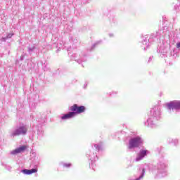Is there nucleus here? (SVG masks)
Listing matches in <instances>:
<instances>
[{
  "label": "nucleus",
  "instance_id": "obj_1",
  "mask_svg": "<svg viewBox=\"0 0 180 180\" xmlns=\"http://www.w3.org/2000/svg\"><path fill=\"white\" fill-rule=\"evenodd\" d=\"M161 120V108L155 106L150 109L146 120L143 121L145 127L155 129L158 127V121Z\"/></svg>",
  "mask_w": 180,
  "mask_h": 180
},
{
  "label": "nucleus",
  "instance_id": "obj_2",
  "mask_svg": "<svg viewBox=\"0 0 180 180\" xmlns=\"http://www.w3.org/2000/svg\"><path fill=\"white\" fill-rule=\"evenodd\" d=\"M168 162L160 158L156 165L150 169V172L154 175L155 178H165L168 175Z\"/></svg>",
  "mask_w": 180,
  "mask_h": 180
},
{
  "label": "nucleus",
  "instance_id": "obj_3",
  "mask_svg": "<svg viewBox=\"0 0 180 180\" xmlns=\"http://www.w3.org/2000/svg\"><path fill=\"white\" fill-rule=\"evenodd\" d=\"M160 52L162 56H166L167 57H173V58H176L179 53L176 49L173 48L169 44V41L167 40H163L162 43L160 45L158 49V52Z\"/></svg>",
  "mask_w": 180,
  "mask_h": 180
},
{
  "label": "nucleus",
  "instance_id": "obj_4",
  "mask_svg": "<svg viewBox=\"0 0 180 180\" xmlns=\"http://www.w3.org/2000/svg\"><path fill=\"white\" fill-rule=\"evenodd\" d=\"M102 148V144H93L89 149V150L86 153V157L90 161V168L93 169V171H96V160H98V155L96 153L99 151Z\"/></svg>",
  "mask_w": 180,
  "mask_h": 180
},
{
  "label": "nucleus",
  "instance_id": "obj_5",
  "mask_svg": "<svg viewBox=\"0 0 180 180\" xmlns=\"http://www.w3.org/2000/svg\"><path fill=\"white\" fill-rule=\"evenodd\" d=\"M162 33H164V30H159L158 32L151 34L150 36L146 35L145 37H143L142 45H141V47L145 51L147 50L154 41H157L158 37L160 38L162 36Z\"/></svg>",
  "mask_w": 180,
  "mask_h": 180
},
{
  "label": "nucleus",
  "instance_id": "obj_6",
  "mask_svg": "<svg viewBox=\"0 0 180 180\" xmlns=\"http://www.w3.org/2000/svg\"><path fill=\"white\" fill-rule=\"evenodd\" d=\"M144 140L141 136H132L129 139L127 149L129 151H134L136 148L141 147V145L143 144Z\"/></svg>",
  "mask_w": 180,
  "mask_h": 180
},
{
  "label": "nucleus",
  "instance_id": "obj_7",
  "mask_svg": "<svg viewBox=\"0 0 180 180\" xmlns=\"http://www.w3.org/2000/svg\"><path fill=\"white\" fill-rule=\"evenodd\" d=\"M28 128L27 125L21 124L19 127L12 128L9 131L10 137H17L18 136H25L27 134Z\"/></svg>",
  "mask_w": 180,
  "mask_h": 180
},
{
  "label": "nucleus",
  "instance_id": "obj_8",
  "mask_svg": "<svg viewBox=\"0 0 180 180\" xmlns=\"http://www.w3.org/2000/svg\"><path fill=\"white\" fill-rule=\"evenodd\" d=\"M166 106L169 113H172V112H178V110H180V101H170L169 103H166Z\"/></svg>",
  "mask_w": 180,
  "mask_h": 180
},
{
  "label": "nucleus",
  "instance_id": "obj_9",
  "mask_svg": "<svg viewBox=\"0 0 180 180\" xmlns=\"http://www.w3.org/2000/svg\"><path fill=\"white\" fill-rule=\"evenodd\" d=\"M149 154H150V150L143 148L139 150V151L136 155V158L135 159V161L136 162H139V161H141V160H144V158H146V157L149 155Z\"/></svg>",
  "mask_w": 180,
  "mask_h": 180
},
{
  "label": "nucleus",
  "instance_id": "obj_10",
  "mask_svg": "<svg viewBox=\"0 0 180 180\" xmlns=\"http://www.w3.org/2000/svg\"><path fill=\"white\" fill-rule=\"evenodd\" d=\"M70 110L75 113V116H77V115L84 113L86 110V108L84 105L78 106V105L75 104L70 107Z\"/></svg>",
  "mask_w": 180,
  "mask_h": 180
},
{
  "label": "nucleus",
  "instance_id": "obj_11",
  "mask_svg": "<svg viewBox=\"0 0 180 180\" xmlns=\"http://www.w3.org/2000/svg\"><path fill=\"white\" fill-rule=\"evenodd\" d=\"M70 58L71 60L77 61V63H78L79 64H81V63H85V61H86V56H81L79 54V52L71 55Z\"/></svg>",
  "mask_w": 180,
  "mask_h": 180
},
{
  "label": "nucleus",
  "instance_id": "obj_12",
  "mask_svg": "<svg viewBox=\"0 0 180 180\" xmlns=\"http://www.w3.org/2000/svg\"><path fill=\"white\" fill-rule=\"evenodd\" d=\"M74 117H75V112L70 111L67 114H64L63 115H62L60 119L62 120H68L69 119H72Z\"/></svg>",
  "mask_w": 180,
  "mask_h": 180
},
{
  "label": "nucleus",
  "instance_id": "obj_13",
  "mask_svg": "<svg viewBox=\"0 0 180 180\" xmlns=\"http://www.w3.org/2000/svg\"><path fill=\"white\" fill-rule=\"evenodd\" d=\"M25 150H26V146H20L19 148H17L16 149L12 150L11 152V154L12 155H16V154H20V153H23V151H25Z\"/></svg>",
  "mask_w": 180,
  "mask_h": 180
},
{
  "label": "nucleus",
  "instance_id": "obj_14",
  "mask_svg": "<svg viewBox=\"0 0 180 180\" xmlns=\"http://www.w3.org/2000/svg\"><path fill=\"white\" fill-rule=\"evenodd\" d=\"M21 172L25 175H32V174H36V172H37V169H24L21 170Z\"/></svg>",
  "mask_w": 180,
  "mask_h": 180
},
{
  "label": "nucleus",
  "instance_id": "obj_15",
  "mask_svg": "<svg viewBox=\"0 0 180 180\" xmlns=\"http://www.w3.org/2000/svg\"><path fill=\"white\" fill-rule=\"evenodd\" d=\"M169 144H173L174 146H178V139H172L169 138L167 140Z\"/></svg>",
  "mask_w": 180,
  "mask_h": 180
},
{
  "label": "nucleus",
  "instance_id": "obj_16",
  "mask_svg": "<svg viewBox=\"0 0 180 180\" xmlns=\"http://www.w3.org/2000/svg\"><path fill=\"white\" fill-rule=\"evenodd\" d=\"M37 134H38V139L39 140L41 139V137H43V136H44V131L41 128L38 129Z\"/></svg>",
  "mask_w": 180,
  "mask_h": 180
},
{
  "label": "nucleus",
  "instance_id": "obj_17",
  "mask_svg": "<svg viewBox=\"0 0 180 180\" xmlns=\"http://www.w3.org/2000/svg\"><path fill=\"white\" fill-rule=\"evenodd\" d=\"M60 165H62V167H63V168H70V167L72 166V165L71 163H65L63 162H61L60 163Z\"/></svg>",
  "mask_w": 180,
  "mask_h": 180
},
{
  "label": "nucleus",
  "instance_id": "obj_18",
  "mask_svg": "<svg viewBox=\"0 0 180 180\" xmlns=\"http://www.w3.org/2000/svg\"><path fill=\"white\" fill-rule=\"evenodd\" d=\"M1 165L4 167L5 169H6L7 171H9L10 172L11 171H12V167L11 165L5 163H1Z\"/></svg>",
  "mask_w": 180,
  "mask_h": 180
},
{
  "label": "nucleus",
  "instance_id": "obj_19",
  "mask_svg": "<svg viewBox=\"0 0 180 180\" xmlns=\"http://www.w3.org/2000/svg\"><path fill=\"white\" fill-rule=\"evenodd\" d=\"M12 36H13V33H10L7 35L6 38H3V40L5 41V40H6V39H11L12 37Z\"/></svg>",
  "mask_w": 180,
  "mask_h": 180
},
{
  "label": "nucleus",
  "instance_id": "obj_20",
  "mask_svg": "<svg viewBox=\"0 0 180 180\" xmlns=\"http://www.w3.org/2000/svg\"><path fill=\"white\" fill-rule=\"evenodd\" d=\"M70 41L73 43V44H77L78 43V39H75L74 38H71Z\"/></svg>",
  "mask_w": 180,
  "mask_h": 180
},
{
  "label": "nucleus",
  "instance_id": "obj_21",
  "mask_svg": "<svg viewBox=\"0 0 180 180\" xmlns=\"http://www.w3.org/2000/svg\"><path fill=\"white\" fill-rule=\"evenodd\" d=\"M33 50H34V46H32V47L28 48V52L30 53H31L33 51Z\"/></svg>",
  "mask_w": 180,
  "mask_h": 180
},
{
  "label": "nucleus",
  "instance_id": "obj_22",
  "mask_svg": "<svg viewBox=\"0 0 180 180\" xmlns=\"http://www.w3.org/2000/svg\"><path fill=\"white\" fill-rule=\"evenodd\" d=\"M176 49H178L179 50H180V41L176 43Z\"/></svg>",
  "mask_w": 180,
  "mask_h": 180
},
{
  "label": "nucleus",
  "instance_id": "obj_23",
  "mask_svg": "<svg viewBox=\"0 0 180 180\" xmlns=\"http://www.w3.org/2000/svg\"><path fill=\"white\" fill-rule=\"evenodd\" d=\"M86 86H88V82H86L84 84V89H86Z\"/></svg>",
  "mask_w": 180,
  "mask_h": 180
},
{
  "label": "nucleus",
  "instance_id": "obj_24",
  "mask_svg": "<svg viewBox=\"0 0 180 180\" xmlns=\"http://www.w3.org/2000/svg\"><path fill=\"white\" fill-rule=\"evenodd\" d=\"M98 44H99V42H96V44H94L93 46H92V48L91 49H94L95 47V46H98Z\"/></svg>",
  "mask_w": 180,
  "mask_h": 180
},
{
  "label": "nucleus",
  "instance_id": "obj_25",
  "mask_svg": "<svg viewBox=\"0 0 180 180\" xmlns=\"http://www.w3.org/2000/svg\"><path fill=\"white\" fill-rule=\"evenodd\" d=\"M152 60H153V56H150V57L149 58L148 63H150V61H151Z\"/></svg>",
  "mask_w": 180,
  "mask_h": 180
},
{
  "label": "nucleus",
  "instance_id": "obj_26",
  "mask_svg": "<svg viewBox=\"0 0 180 180\" xmlns=\"http://www.w3.org/2000/svg\"><path fill=\"white\" fill-rule=\"evenodd\" d=\"M110 37H113V34H109Z\"/></svg>",
  "mask_w": 180,
  "mask_h": 180
},
{
  "label": "nucleus",
  "instance_id": "obj_27",
  "mask_svg": "<svg viewBox=\"0 0 180 180\" xmlns=\"http://www.w3.org/2000/svg\"><path fill=\"white\" fill-rule=\"evenodd\" d=\"M58 47L59 49H61V46H60V45H58Z\"/></svg>",
  "mask_w": 180,
  "mask_h": 180
},
{
  "label": "nucleus",
  "instance_id": "obj_28",
  "mask_svg": "<svg viewBox=\"0 0 180 180\" xmlns=\"http://www.w3.org/2000/svg\"><path fill=\"white\" fill-rule=\"evenodd\" d=\"M115 22H116V20H114V23H115Z\"/></svg>",
  "mask_w": 180,
  "mask_h": 180
},
{
  "label": "nucleus",
  "instance_id": "obj_29",
  "mask_svg": "<svg viewBox=\"0 0 180 180\" xmlns=\"http://www.w3.org/2000/svg\"><path fill=\"white\" fill-rule=\"evenodd\" d=\"M115 94H117V92H115Z\"/></svg>",
  "mask_w": 180,
  "mask_h": 180
}]
</instances>
